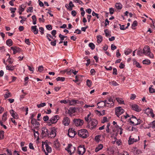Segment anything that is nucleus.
Returning <instances> with one entry per match:
<instances>
[{
  "instance_id": "obj_1",
  "label": "nucleus",
  "mask_w": 155,
  "mask_h": 155,
  "mask_svg": "<svg viewBox=\"0 0 155 155\" xmlns=\"http://www.w3.org/2000/svg\"><path fill=\"white\" fill-rule=\"evenodd\" d=\"M143 53L145 55L148 56L150 58H154L153 54L151 53L150 48L148 46H146L144 47Z\"/></svg>"
},
{
  "instance_id": "obj_2",
  "label": "nucleus",
  "mask_w": 155,
  "mask_h": 155,
  "mask_svg": "<svg viewBox=\"0 0 155 155\" xmlns=\"http://www.w3.org/2000/svg\"><path fill=\"white\" fill-rule=\"evenodd\" d=\"M78 136L83 138L87 137L88 136V133L85 129H81L78 131Z\"/></svg>"
},
{
  "instance_id": "obj_3",
  "label": "nucleus",
  "mask_w": 155,
  "mask_h": 155,
  "mask_svg": "<svg viewBox=\"0 0 155 155\" xmlns=\"http://www.w3.org/2000/svg\"><path fill=\"white\" fill-rule=\"evenodd\" d=\"M59 119V117L58 115H55L53 116L50 120H49L48 122V124H49V125H50L51 124L56 123Z\"/></svg>"
},
{
  "instance_id": "obj_4",
  "label": "nucleus",
  "mask_w": 155,
  "mask_h": 155,
  "mask_svg": "<svg viewBox=\"0 0 155 155\" xmlns=\"http://www.w3.org/2000/svg\"><path fill=\"white\" fill-rule=\"evenodd\" d=\"M104 101L105 104H106V106L109 107H111L114 106V102L112 98H109L107 100H105Z\"/></svg>"
},
{
  "instance_id": "obj_5",
  "label": "nucleus",
  "mask_w": 155,
  "mask_h": 155,
  "mask_svg": "<svg viewBox=\"0 0 155 155\" xmlns=\"http://www.w3.org/2000/svg\"><path fill=\"white\" fill-rule=\"evenodd\" d=\"M90 125L89 124L87 126L91 129H92L95 128L98 123L97 121L95 119L90 120Z\"/></svg>"
},
{
  "instance_id": "obj_6",
  "label": "nucleus",
  "mask_w": 155,
  "mask_h": 155,
  "mask_svg": "<svg viewBox=\"0 0 155 155\" xmlns=\"http://www.w3.org/2000/svg\"><path fill=\"white\" fill-rule=\"evenodd\" d=\"M124 111V110L121 107H117L115 109V114L118 117L123 114Z\"/></svg>"
},
{
  "instance_id": "obj_7",
  "label": "nucleus",
  "mask_w": 155,
  "mask_h": 155,
  "mask_svg": "<svg viewBox=\"0 0 155 155\" xmlns=\"http://www.w3.org/2000/svg\"><path fill=\"white\" fill-rule=\"evenodd\" d=\"M75 149V147L73 146L71 144H68L67 147L65 148L66 150L70 154H71L74 152Z\"/></svg>"
},
{
  "instance_id": "obj_8",
  "label": "nucleus",
  "mask_w": 155,
  "mask_h": 155,
  "mask_svg": "<svg viewBox=\"0 0 155 155\" xmlns=\"http://www.w3.org/2000/svg\"><path fill=\"white\" fill-rule=\"evenodd\" d=\"M56 129L54 127L52 128L51 132L49 133L48 137L51 138H54L56 135Z\"/></svg>"
},
{
  "instance_id": "obj_9",
  "label": "nucleus",
  "mask_w": 155,
  "mask_h": 155,
  "mask_svg": "<svg viewBox=\"0 0 155 155\" xmlns=\"http://www.w3.org/2000/svg\"><path fill=\"white\" fill-rule=\"evenodd\" d=\"M85 152V149L84 146H79L78 148V153L79 155H83Z\"/></svg>"
},
{
  "instance_id": "obj_10",
  "label": "nucleus",
  "mask_w": 155,
  "mask_h": 155,
  "mask_svg": "<svg viewBox=\"0 0 155 155\" xmlns=\"http://www.w3.org/2000/svg\"><path fill=\"white\" fill-rule=\"evenodd\" d=\"M74 124L76 126L82 125L83 124V120L80 119H75L73 120Z\"/></svg>"
},
{
  "instance_id": "obj_11",
  "label": "nucleus",
  "mask_w": 155,
  "mask_h": 155,
  "mask_svg": "<svg viewBox=\"0 0 155 155\" xmlns=\"http://www.w3.org/2000/svg\"><path fill=\"white\" fill-rule=\"evenodd\" d=\"M76 133L73 128H70L68 130V135L71 137H73L76 134Z\"/></svg>"
},
{
  "instance_id": "obj_12",
  "label": "nucleus",
  "mask_w": 155,
  "mask_h": 155,
  "mask_svg": "<svg viewBox=\"0 0 155 155\" xmlns=\"http://www.w3.org/2000/svg\"><path fill=\"white\" fill-rule=\"evenodd\" d=\"M41 134L43 137L48 136L49 132L47 128L46 127H43L41 129Z\"/></svg>"
},
{
  "instance_id": "obj_13",
  "label": "nucleus",
  "mask_w": 155,
  "mask_h": 155,
  "mask_svg": "<svg viewBox=\"0 0 155 155\" xmlns=\"http://www.w3.org/2000/svg\"><path fill=\"white\" fill-rule=\"evenodd\" d=\"M62 123L64 126H68L70 123L69 118L68 117H64L63 118Z\"/></svg>"
},
{
  "instance_id": "obj_14",
  "label": "nucleus",
  "mask_w": 155,
  "mask_h": 155,
  "mask_svg": "<svg viewBox=\"0 0 155 155\" xmlns=\"http://www.w3.org/2000/svg\"><path fill=\"white\" fill-rule=\"evenodd\" d=\"M45 147V149L47 151L46 152H45V153L46 155H48V153H49L51 151V147L49 146L47 143L45 142L44 144Z\"/></svg>"
},
{
  "instance_id": "obj_15",
  "label": "nucleus",
  "mask_w": 155,
  "mask_h": 155,
  "mask_svg": "<svg viewBox=\"0 0 155 155\" xmlns=\"http://www.w3.org/2000/svg\"><path fill=\"white\" fill-rule=\"evenodd\" d=\"M74 5L72 2L70 1L69 3V5L68 4L65 5V7L68 10L71 11L72 9V8L74 7Z\"/></svg>"
},
{
  "instance_id": "obj_16",
  "label": "nucleus",
  "mask_w": 155,
  "mask_h": 155,
  "mask_svg": "<svg viewBox=\"0 0 155 155\" xmlns=\"http://www.w3.org/2000/svg\"><path fill=\"white\" fill-rule=\"evenodd\" d=\"M131 137L130 136L128 140V143L129 145L131 144L134 142H136L139 140V137H138V139H135L134 138H131Z\"/></svg>"
},
{
  "instance_id": "obj_17",
  "label": "nucleus",
  "mask_w": 155,
  "mask_h": 155,
  "mask_svg": "<svg viewBox=\"0 0 155 155\" xmlns=\"http://www.w3.org/2000/svg\"><path fill=\"white\" fill-rule=\"evenodd\" d=\"M78 100L72 99L71 100H68V103L70 105L74 106L78 103Z\"/></svg>"
},
{
  "instance_id": "obj_18",
  "label": "nucleus",
  "mask_w": 155,
  "mask_h": 155,
  "mask_svg": "<svg viewBox=\"0 0 155 155\" xmlns=\"http://www.w3.org/2000/svg\"><path fill=\"white\" fill-rule=\"evenodd\" d=\"M11 49L13 51L14 54H15L16 53L19 52L20 50L19 48L14 46L12 47H11Z\"/></svg>"
},
{
  "instance_id": "obj_19",
  "label": "nucleus",
  "mask_w": 155,
  "mask_h": 155,
  "mask_svg": "<svg viewBox=\"0 0 155 155\" xmlns=\"http://www.w3.org/2000/svg\"><path fill=\"white\" fill-rule=\"evenodd\" d=\"M131 107L133 110L137 112H139L141 110L139 108V107L135 104L132 105Z\"/></svg>"
},
{
  "instance_id": "obj_20",
  "label": "nucleus",
  "mask_w": 155,
  "mask_h": 155,
  "mask_svg": "<svg viewBox=\"0 0 155 155\" xmlns=\"http://www.w3.org/2000/svg\"><path fill=\"white\" fill-rule=\"evenodd\" d=\"M31 30L35 34H37L38 33V30L37 28L36 25L32 26L31 27Z\"/></svg>"
},
{
  "instance_id": "obj_21",
  "label": "nucleus",
  "mask_w": 155,
  "mask_h": 155,
  "mask_svg": "<svg viewBox=\"0 0 155 155\" xmlns=\"http://www.w3.org/2000/svg\"><path fill=\"white\" fill-rule=\"evenodd\" d=\"M10 113L11 116L15 118H17L18 117L16 113L12 109L10 111Z\"/></svg>"
},
{
  "instance_id": "obj_22",
  "label": "nucleus",
  "mask_w": 155,
  "mask_h": 155,
  "mask_svg": "<svg viewBox=\"0 0 155 155\" xmlns=\"http://www.w3.org/2000/svg\"><path fill=\"white\" fill-rule=\"evenodd\" d=\"M97 105L98 107L100 108L104 106H106V104H105L104 101H101L97 103Z\"/></svg>"
},
{
  "instance_id": "obj_23",
  "label": "nucleus",
  "mask_w": 155,
  "mask_h": 155,
  "mask_svg": "<svg viewBox=\"0 0 155 155\" xmlns=\"http://www.w3.org/2000/svg\"><path fill=\"white\" fill-rule=\"evenodd\" d=\"M132 150L133 153L135 155L139 154L141 153V151L136 147L133 148Z\"/></svg>"
},
{
  "instance_id": "obj_24",
  "label": "nucleus",
  "mask_w": 155,
  "mask_h": 155,
  "mask_svg": "<svg viewBox=\"0 0 155 155\" xmlns=\"http://www.w3.org/2000/svg\"><path fill=\"white\" fill-rule=\"evenodd\" d=\"M15 66H13L12 65H8L6 67V70L10 71H12L15 69Z\"/></svg>"
},
{
  "instance_id": "obj_25",
  "label": "nucleus",
  "mask_w": 155,
  "mask_h": 155,
  "mask_svg": "<svg viewBox=\"0 0 155 155\" xmlns=\"http://www.w3.org/2000/svg\"><path fill=\"white\" fill-rule=\"evenodd\" d=\"M103 147V146L102 144H99L98 146H97L95 149V151L97 152L99 151L100 150H101Z\"/></svg>"
},
{
  "instance_id": "obj_26",
  "label": "nucleus",
  "mask_w": 155,
  "mask_h": 155,
  "mask_svg": "<svg viewBox=\"0 0 155 155\" xmlns=\"http://www.w3.org/2000/svg\"><path fill=\"white\" fill-rule=\"evenodd\" d=\"M97 42L98 43H100L102 40L103 38L101 35H98L97 37Z\"/></svg>"
},
{
  "instance_id": "obj_27",
  "label": "nucleus",
  "mask_w": 155,
  "mask_h": 155,
  "mask_svg": "<svg viewBox=\"0 0 155 155\" xmlns=\"http://www.w3.org/2000/svg\"><path fill=\"white\" fill-rule=\"evenodd\" d=\"M152 112H153V110L151 109H150L149 108L146 109L145 111V113L147 115H149L150 113H152Z\"/></svg>"
},
{
  "instance_id": "obj_28",
  "label": "nucleus",
  "mask_w": 155,
  "mask_h": 155,
  "mask_svg": "<svg viewBox=\"0 0 155 155\" xmlns=\"http://www.w3.org/2000/svg\"><path fill=\"white\" fill-rule=\"evenodd\" d=\"M115 7L118 9H121L122 7V5L120 3H117L115 4Z\"/></svg>"
},
{
  "instance_id": "obj_29",
  "label": "nucleus",
  "mask_w": 155,
  "mask_h": 155,
  "mask_svg": "<svg viewBox=\"0 0 155 155\" xmlns=\"http://www.w3.org/2000/svg\"><path fill=\"white\" fill-rule=\"evenodd\" d=\"M116 100L119 103L123 104H124V101L122 99L117 97L116 98Z\"/></svg>"
},
{
  "instance_id": "obj_30",
  "label": "nucleus",
  "mask_w": 155,
  "mask_h": 155,
  "mask_svg": "<svg viewBox=\"0 0 155 155\" xmlns=\"http://www.w3.org/2000/svg\"><path fill=\"white\" fill-rule=\"evenodd\" d=\"M7 112H5L4 113L2 116V120L3 121H5L7 119Z\"/></svg>"
},
{
  "instance_id": "obj_31",
  "label": "nucleus",
  "mask_w": 155,
  "mask_h": 155,
  "mask_svg": "<svg viewBox=\"0 0 155 155\" xmlns=\"http://www.w3.org/2000/svg\"><path fill=\"white\" fill-rule=\"evenodd\" d=\"M12 41L11 39H8L6 41V44L9 46L12 45Z\"/></svg>"
},
{
  "instance_id": "obj_32",
  "label": "nucleus",
  "mask_w": 155,
  "mask_h": 155,
  "mask_svg": "<svg viewBox=\"0 0 155 155\" xmlns=\"http://www.w3.org/2000/svg\"><path fill=\"white\" fill-rule=\"evenodd\" d=\"M54 147L56 148H59L60 146V144L58 140H56L54 142Z\"/></svg>"
},
{
  "instance_id": "obj_33",
  "label": "nucleus",
  "mask_w": 155,
  "mask_h": 155,
  "mask_svg": "<svg viewBox=\"0 0 155 155\" xmlns=\"http://www.w3.org/2000/svg\"><path fill=\"white\" fill-rule=\"evenodd\" d=\"M133 64L134 65H135L137 68H140L141 67L140 64L137 62L134 59L133 60Z\"/></svg>"
},
{
  "instance_id": "obj_34",
  "label": "nucleus",
  "mask_w": 155,
  "mask_h": 155,
  "mask_svg": "<svg viewBox=\"0 0 155 155\" xmlns=\"http://www.w3.org/2000/svg\"><path fill=\"white\" fill-rule=\"evenodd\" d=\"M143 64H149L150 63V61L148 59H145L143 61Z\"/></svg>"
},
{
  "instance_id": "obj_35",
  "label": "nucleus",
  "mask_w": 155,
  "mask_h": 155,
  "mask_svg": "<svg viewBox=\"0 0 155 155\" xmlns=\"http://www.w3.org/2000/svg\"><path fill=\"white\" fill-rule=\"evenodd\" d=\"M152 85H151L149 88V92L151 93H153L155 92V89L152 88Z\"/></svg>"
},
{
  "instance_id": "obj_36",
  "label": "nucleus",
  "mask_w": 155,
  "mask_h": 155,
  "mask_svg": "<svg viewBox=\"0 0 155 155\" xmlns=\"http://www.w3.org/2000/svg\"><path fill=\"white\" fill-rule=\"evenodd\" d=\"M86 85L89 87H91L92 85V81L91 80L87 79L86 81Z\"/></svg>"
},
{
  "instance_id": "obj_37",
  "label": "nucleus",
  "mask_w": 155,
  "mask_h": 155,
  "mask_svg": "<svg viewBox=\"0 0 155 155\" xmlns=\"http://www.w3.org/2000/svg\"><path fill=\"white\" fill-rule=\"evenodd\" d=\"M137 25V22L136 21H134L131 25V27L132 29H134V27Z\"/></svg>"
},
{
  "instance_id": "obj_38",
  "label": "nucleus",
  "mask_w": 155,
  "mask_h": 155,
  "mask_svg": "<svg viewBox=\"0 0 155 155\" xmlns=\"http://www.w3.org/2000/svg\"><path fill=\"white\" fill-rule=\"evenodd\" d=\"M57 81H63L65 80V78L64 77H58L56 79Z\"/></svg>"
},
{
  "instance_id": "obj_39",
  "label": "nucleus",
  "mask_w": 155,
  "mask_h": 155,
  "mask_svg": "<svg viewBox=\"0 0 155 155\" xmlns=\"http://www.w3.org/2000/svg\"><path fill=\"white\" fill-rule=\"evenodd\" d=\"M142 122V121L140 119H137V123H134V122H133V123L134 124V125L136 126V125H139V124H140Z\"/></svg>"
},
{
  "instance_id": "obj_40",
  "label": "nucleus",
  "mask_w": 155,
  "mask_h": 155,
  "mask_svg": "<svg viewBox=\"0 0 155 155\" xmlns=\"http://www.w3.org/2000/svg\"><path fill=\"white\" fill-rule=\"evenodd\" d=\"M19 18H21V20L20 21V22L23 24L24 23V21H25L26 19V18H25V17L21 16H20L19 17Z\"/></svg>"
},
{
  "instance_id": "obj_41",
  "label": "nucleus",
  "mask_w": 155,
  "mask_h": 155,
  "mask_svg": "<svg viewBox=\"0 0 155 155\" xmlns=\"http://www.w3.org/2000/svg\"><path fill=\"white\" fill-rule=\"evenodd\" d=\"M74 2L76 3H78L81 5H83L84 4L80 0H73Z\"/></svg>"
},
{
  "instance_id": "obj_42",
  "label": "nucleus",
  "mask_w": 155,
  "mask_h": 155,
  "mask_svg": "<svg viewBox=\"0 0 155 155\" xmlns=\"http://www.w3.org/2000/svg\"><path fill=\"white\" fill-rule=\"evenodd\" d=\"M46 105V104L45 103H41L40 104H38L37 105V106L38 108H40L41 107H43Z\"/></svg>"
},
{
  "instance_id": "obj_43",
  "label": "nucleus",
  "mask_w": 155,
  "mask_h": 155,
  "mask_svg": "<svg viewBox=\"0 0 155 155\" xmlns=\"http://www.w3.org/2000/svg\"><path fill=\"white\" fill-rule=\"evenodd\" d=\"M81 76V75H76L75 77L76 80H73V81L75 82H77L79 80V78Z\"/></svg>"
},
{
  "instance_id": "obj_44",
  "label": "nucleus",
  "mask_w": 155,
  "mask_h": 155,
  "mask_svg": "<svg viewBox=\"0 0 155 155\" xmlns=\"http://www.w3.org/2000/svg\"><path fill=\"white\" fill-rule=\"evenodd\" d=\"M89 46L92 50H94L95 47L94 45L92 43H90L89 44Z\"/></svg>"
},
{
  "instance_id": "obj_45",
  "label": "nucleus",
  "mask_w": 155,
  "mask_h": 155,
  "mask_svg": "<svg viewBox=\"0 0 155 155\" xmlns=\"http://www.w3.org/2000/svg\"><path fill=\"white\" fill-rule=\"evenodd\" d=\"M4 132L3 131H0V140L2 139L4 137Z\"/></svg>"
},
{
  "instance_id": "obj_46",
  "label": "nucleus",
  "mask_w": 155,
  "mask_h": 155,
  "mask_svg": "<svg viewBox=\"0 0 155 155\" xmlns=\"http://www.w3.org/2000/svg\"><path fill=\"white\" fill-rule=\"evenodd\" d=\"M104 32L106 35V36L107 37H109L110 36V35L108 32V30L107 29L104 30Z\"/></svg>"
},
{
  "instance_id": "obj_47",
  "label": "nucleus",
  "mask_w": 155,
  "mask_h": 155,
  "mask_svg": "<svg viewBox=\"0 0 155 155\" xmlns=\"http://www.w3.org/2000/svg\"><path fill=\"white\" fill-rule=\"evenodd\" d=\"M132 51V50L130 49H128L127 51H124V53L126 55H128Z\"/></svg>"
},
{
  "instance_id": "obj_48",
  "label": "nucleus",
  "mask_w": 155,
  "mask_h": 155,
  "mask_svg": "<svg viewBox=\"0 0 155 155\" xmlns=\"http://www.w3.org/2000/svg\"><path fill=\"white\" fill-rule=\"evenodd\" d=\"M101 135L96 136L95 137V140L97 142H99L100 140V138L101 137Z\"/></svg>"
},
{
  "instance_id": "obj_49",
  "label": "nucleus",
  "mask_w": 155,
  "mask_h": 155,
  "mask_svg": "<svg viewBox=\"0 0 155 155\" xmlns=\"http://www.w3.org/2000/svg\"><path fill=\"white\" fill-rule=\"evenodd\" d=\"M110 83L114 86H116L119 85V84L116 81H111V82H110Z\"/></svg>"
},
{
  "instance_id": "obj_50",
  "label": "nucleus",
  "mask_w": 155,
  "mask_h": 155,
  "mask_svg": "<svg viewBox=\"0 0 155 155\" xmlns=\"http://www.w3.org/2000/svg\"><path fill=\"white\" fill-rule=\"evenodd\" d=\"M11 93H6L4 95V97L6 98H7L8 97H10L11 96Z\"/></svg>"
},
{
  "instance_id": "obj_51",
  "label": "nucleus",
  "mask_w": 155,
  "mask_h": 155,
  "mask_svg": "<svg viewBox=\"0 0 155 155\" xmlns=\"http://www.w3.org/2000/svg\"><path fill=\"white\" fill-rule=\"evenodd\" d=\"M33 8L32 7H29L27 10V12H33Z\"/></svg>"
},
{
  "instance_id": "obj_52",
  "label": "nucleus",
  "mask_w": 155,
  "mask_h": 155,
  "mask_svg": "<svg viewBox=\"0 0 155 155\" xmlns=\"http://www.w3.org/2000/svg\"><path fill=\"white\" fill-rule=\"evenodd\" d=\"M10 10L11 11V13H13L15 12V11L16 10V8H10Z\"/></svg>"
},
{
  "instance_id": "obj_53",
  "label": "nucleus",
  "mask_w": 155,
  "mask_h": 155,
  "mask_svg": "<svg viewBox=\"0 0 155 155\" xmlns=\"http://www.w3.org/2000/svg\"><path fill=\"white\" fill-rule=\"evenodd\" d=\"M39 133L38 132V131H37L36 132V133H34V136H35V138H37V139H39Z\"/></svg>"
},
{
  "instance_id": "obj_54",
  "label": "nucleus",
  "mask_w": 155,
  "mask_h": 155,
  "mask_svg": "<svg viewBox=\"0 0 155 155\" xmlns=\"http://www.w3.org/2000/svg\"><path fill=\"white\" fill-rule=\"evenodd\" d=\"M59 37L60 38L61 40L63 41L64 40V38H65L64 36L63 35L60 34L59 35Z\"/></svg>"
},
{
  "instance_id": "obj_55",
  "label": "nucleus",
  "mask_w": 155,
  "mask_h": 155,
  "mask_svg": "<svg viewBox=\"0 0 155 155\" xmlns=\"http://www.w3.org/2000/svg\"><path fill=\"white\" fill-rule=\"evenodd\" d=\"M108 121V119L107 117H104L103 120H102L101 122L102 123H104L107 122Z\"/></svg>"
},
{
  "instance_id": "obj_56",
  "label": "nucleus",
  "mask_w": 155,
  "mask_h": 155,
  "mask_svg": "<svg viewBox=\"0 0 155 155\" xmlns=\"http://www.w3.org/2000/svg\"><path fill=\"white\" fill-rule=\"evenodd\" d=\"M43 120L45 121H48V120H49V117L47 115L43 117Z\"/></svg>"
},
{
  "instance_id": "obj_57",
  "label": "nucleus",
  "mask_w": 155,
  "mask_h": 155,
  "mask_svg": "<svg viewBox=\"0 0 155 155\" xmlns=\"http://www.w3.org/2000/svg\"><path fill=\"white\" fill-rule=\"evenodd\" d=\"M46 28L49 30H51L52 29V27L51 25H48L46 26Z\"/></svg>"
},
{
  "instance_id": "obj_58",
  "label": "nucleus",
  "mask_w": 155,
  "mask_h": 155,
  "mask_svg": "<svg viewBox=\"0 0 155 155\" xmlns=\"http://www.w3.org/2000/svg\"><path fill=\"white\" fill-rule=\"evenodd\" d=\"M128 117H130V116H129V114H127L126 113V115H123L121 117V118L122 119H126Z\"/></svg>"
},
{
  "instance_id": "obj_59",
  "label": "nucleus",
  "mask_w": 155,
  "mask_h": 155,
  "mask_svg": "<svg viewBox=\"0 0 155 155\" xmlns=\"http://www.w3.org/2000/svg\"><path fill=\"white\" fill-rule=\"evenodd\" d=\"M43 70V67L42 66H40L38 67V71L41 72Z\"/></svg>"
},
{
  "instance_id": "obj_60",
  "label": "nucleus",
  "mask_w": 155,
  "mask_h": 155,
  "mask_svg": "<svg viewBox=\"0 0 155 155\" xmlns=\"http://www.w3.org/2000/svg\"><path fill=\"white\" fill-rule=\"evenodd\" d=\"M110 13L111 14H112L114 13V9L112 8H109Z\"/></svg>"
},
{
  "instance_id": "obj_61",
  "label": "nucleus",
  "mask_w": 155,
  "mask_h": 155,
  "mask_svg": "<svg viewBox=\"0 0 155 155\" xmlns=\"http://www.w3.org/2000/svg\"><path fill=\"white\" fill-rule=\"evenodd\" d=\"M150 127L153 128H155V120L152 122L150 124Z\"/></svg>"
},
{
  "instance_id": "obj_62",
  "label": "nucleus",
  "mask_w": 155,
  "mask_h": 155,
  "mask_svg": "<svg viewBox=\"0 0 155 155\" xmlns=\"http://www.w3.org/2000/svg\"><path fill=\"white\" fill-rule=\"evenodd\" d=\"M39 31L41 32V34H43L44 33V28L42 27H40L39 28Z\"/></svg>"
},
{
  "instance_id": "obj_63",
  "label": "nucleus",
  "mask_w": 155,
  "mask_h": 155,
  "mask_svg": "<svg viewBox=\"0 0 155 155\" xmlns=\"http://www.w3.org/2000/svg\"><path fill=\"white\" fill-rule=\"evenodd\" d=\"M111 48L112 50H114L117 48V47L114 45L112 44L111 45Z\"/></svg>"
},
{
  "instance_id": "obj_64",
  "label": "nucleus",
  "mask_w": 155,
  "mask_h": 155,
  "mask_svg": "<svg viewBox=\"0 0 155 155\" xmlns=\"http://www.w3.org/2000/svg\"><path fill=\"white\" fill-rule=\"evenodd\" d=\"M29 148L30 149H32V150H34V148L33 147V144L31 143H29Z\"/></svg>"
}]
</instances>
